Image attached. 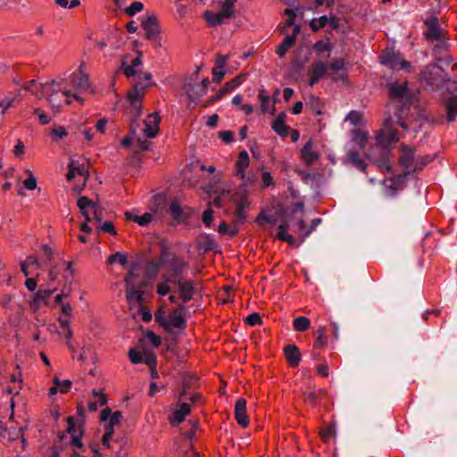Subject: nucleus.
<instances>
[{
    "instance_id": "338daca9",
    "label": "nucleus",
    "mask_w": 457,
    "mask_h": 457,
    "mask_svg": "<svg viewBox=\"0 0 457 457\" xmlns=\"http://www.w3.org/2000/svg\"><path fill=\"white\" fill-rule=\"evenodd\" d=\"M262 187L266 188L274 185V179L269 171H263L262 176Z\"/></svg>"
},
{
    "instance_id": "bb28decb",
    "label": "nucleus",
    "mask_w": 457,
    "mask_h": 457,
    "mask_svg": "<svg viewBox=\"0 0 457 457\" xmlns=\"http://www.w3.org/2000/svg\"><path fill=\"white\" fill-rule=\"evenodd\" d=\"M170 254L168 252V250L164 249L161 252L160 260H152L147 262L145 270L148 274H151L153 276H155L162 264H165L167 262V257H169Z\"/></svg>"
},
{
    "instance_id": "0eeeda50",
    "label": "nucleus",
    "mask_w": 457,
    "mask_h": 457,
    "mask_svg": "<svg viewBox=\"0 0 457 457\" xmlns=\"http://www.w3.org/2000/svg\"><path fill=\"white\" fill-rule=\"evenodd\" d=\"M414 152V149L406 145H403L401 146L399 163L403 168L405 173H411L421 170L430 162L428 156L416 157Z\"/></svg>"
},
{
    "instance_id": "a19ab883",
    "label": "nucleus",
    "mask_w": 457,
    "mask_h": 457,
    "mask_svg": "<svg viewBox=\"0 0 457 457\" xmlns=\"http://www.w3.org/2000/svg\"><path fill=\"white\" fill-rule=\"evenodd\" d=\"M11 381L14 384L13 386H7L6 392L9 395H18L21 389V374L20 371L11 375Z\"/></svg>"
},
{
    "instance_id": "052dcab7",
    "label": "nucleus",
    "mask_w": 457,
    "mask_h": 457,
    "mask_svg": "<svg viewBox=\"0 0 457 457\" xmlns=\"http://www.w3.org/2000/svg\"><path fill=\"white\" fill-rule=\"evenodd\" d=\"M52 136H53V138L54 140H59V139H62L65 137H67L68 133L65 129L64 127L62 126H60V127H57V128H54L52 129V132H51Z\"/></svg>"
},
{
    "instance_id": "e2e57ef3",
    "label": "nucleus",
    "mask_w": 457,
    "mask_h": 457,
    "mask_svg": "<svg viewBox=\"0 0 457 457\" xmlns=\"http://www.w3.org/2000/svg\"><path fill=\"white\" fill-rule=\"evenodd\" d=\"M55 3L61 6V7H63V8H74L78 5H79L80 4V0H55Z\"/></svg>"
},
{
    "instance_id": "49530a36",
    "label": "nucleus",
    "mask_w": 457,
    "mask_h": 457,
    "mask_svg": "<svg viewBox=\"0 0 457 457\" xmlns=\"http://www.w3.org/2000/svg\"><path fill=\"white\" fill-rule=\"evenodd\" d=\"M311 326V321L304 316H299L294 320L293 327L295 331H306Z\"/></svg>"
},
{
    "instance_id": "5fc2aeb1",
    "label": "nucleus",
    "mask_w": 457,
    "mask_h": 457,
    "mask_svg": "<svg viewBox=\"0 0 457 457\" xmlns=\"http://www.w3.org/2000/svg\"><path fill=\"white\" fill-rule=\"evenodd\" d=\"M314 50L317 54H321L324 52H330L332 49V46L329 41H318L314 46Z\"/></svg>"
},
{
    "instance_id": "4be33fe9",
    "label": "nucleus",
    "mask_w": 457,
    "mask_h": 457,
    "mask_svg": "<svg viewBox=\"0 0 457 457\" xmlns=\"http://www.w3.org/2000/svg\"><path fill=\"white\" fill-rule=\"evenodd\" d=\"M320 158L318 152L313 150L312 142L308 141L301 150V160L306 166H312Z\"/></svg>"
},
{
    "instance_id": "412c9836",
    "label": "nucleus",
    "mask_w": 457,
    "mask_h": 457,
    "mask_svg": "<svg viewBox=\"0 0 457 457\" xmlns=\"http://www.w3.org/2000/svg\"><path fill=\"white\" fill-rule=\"evenodd\" d=\"M209 84V79L206 78L203 79L201 83H197L194 86L190 84L186 85L185 89L188 97L191 100L195 101L206 93Z\"/></svg>"
},
{
    "instance_id": "3c124183",
    "label": "nucleus",
    "mask_w": 457,
    "mask_h": 457,
    "mask_svg": "<svg viewBox=\"0 0 457 457\" xmlns=\"http://www.w3.org/2000/svg\"><path fill=\"white\" fill-rule=\"evenodd\" d=\"M127 262H128L127 255L120 252H117V253L110 255L108 258V263L111 265H112L114 263H119L121 266H125L127 264Z\"/></svg>"
},
{
    "instance_id": "a878e982",
    "label": "nucleus",
    "mask_w": 457,
    "mask_h": 457,
    "mask_svg": "<svg viewBox=\"0 0 457 457\" xmlns=\"http://www.w3.org/2000/svg\"><path fill=\"white\" fill-rule=\"evenodd\" d=\"M299 32V28L296 26L294 29L292 35L287 36L284 40L277 46L276 54L279 57L285 56L288 50L294 46L295 42V36Z\"/></svg>"
},
{
    "instance_id": "f3484780",
    "label": "nucleus",
    "mask_w": 457,
    "mask_h": 457,
    "mask_svg": "<svg viewBox=\"0 0 457 457\" xmlns=\"http://www.w3.org/2000/svg\"><path fill=\"white\" fill-rule=\"evenodd\" d=\"M165 264L171 273V278H179L188 268L187 262L175 255H172L170 260L167 258Z\"/></svg>"
},
{
    "instance_id": "f03ea898",
    "label": "nucleus",
    "mask_w": 457,
    "mask_h": 457,
    "mask_svg": "<svg viewBox=\"0 0 457 457\" xmlns=\"http://www.w3.org/2000/svg\"><path fill=\"white\" fill-rule=\"evenodd\" d=\"M42 98L51 104L54 110L59 111L63 105L72 103L73 100L82 103V98L67 88L63 79H54L42 84Z\"/></svg>"
},
{
    "instance_id": "6e6552de",
    "label": "nucleus",
    "mask_w": 457,
    "mask_h": 457,
    "mask_svg": "<svg viewBox=\"0 0 457 457\" xmlns=\"http://www.w3.org/2000/svg\"><path fill=\"white\" fill-rule=\"evenodd\" d=\"M126 296L129 303H142L144 302L143 286H136L135 274L129 270L125 277Z\"/></svg>"
},
{
    "instance_id": "39448f33",
    "label": "nucleus",
    "mask_w": 457,
    "mask_h": 457,
    "mask_svg": "<svg viewBox=\"0 0 457 457\" xmlns=\"http://www.w3.org/2000/svg\"><path fill=\"white\" fill-rule=\"evenodd\" d=\"M144 78L145 79V83H136L127 93V101L129 104V113L134 120L141 116L142 101L145 95V89L152 85V75L150 73L144 74Z\"/></svg>"
},
{
    "instance_id": "4c0bfd02",
    "label": "nucleus",
    "mask_w": 457,
    "mask_h": 457,
    "mask_svg": "<svg viewBox=\"0 0 457 457\" xmlns=\"http://www.w3.org/2000/svg\"><path fill=\"white\" fill-rule=\"evenodd\" d=\"M258 97L261 102V110L262 112H270L272 113L275 111L274 104H270V98L265 89L262 88L259 90Z\"/></svg>"
},
{
    "instance_id": "c85d7f7f",
    "label": "nucleus",
    "mask_w": 457,
    "mask_h": 457,
    "mask_svg": "<svg viewBox=\"0 0 457 457\" xmlns=\"http://www.w3.org/2000/svg\"><path fill=\"white\" fill-rule=\"evenodd\" d=\"M56 290L55 287L39 288L33 296L31 307L37 308L41 303H46L50 295Z\"/></svg>"
},
{
    "instance_id": "2eb2a0df",
    "label": "nucleus",
    "mask_w": 457,
    "mask_h": 457,
    "mask_svg": "<svg viewBox=\"0 0 457 457\" xmlns=\"http://www.w3.org/2000/svg\"><path fill=\"white\" fill-rule=\"evenodd\" d=\"M76 176L80 177L83 183L86 182L88 177V169L85 160L80 162L79 160L71 159L69 163V171L67 173V179L71 180Z\"/></svg>"
},
{
    "instance_id": "5701e85b",
    "label": "nucleus",
    "mask_w": 457,
    "mask_h": 457,
    "mask_svg": "<svg viewBox=\"0 0 457 457\" xmlns=\"http://www.w3.org/2000/svg\"><path fill=\"white\" fill-rule=\"evenodd\" d=\"M67 432L71 435V445L81 449L83 447V443L81 441V436L83 434L82 430L75 428L74 419L71 416L67 418Z\"/></svg>"
},
{
    "instance_id": "9b49d317",
    "label": "nucleus",
    "mask_w": 457,
    "mask_h": 457,
    "mask_svg": "<svg viewBox=\"0 0 457 457\" xmlns=\"http://www.w3.org/2000/svg\"><path fill=\"white\" fill-rule=\"evenodd\" d=\"M381 63L393 70L400 69L409 71L411 63L406 61L402 54L394 51L386 52L380 57Z\"/></svg>"
},
{
    "instance_id": "864d4df0",
    "label": "nucleus",
    "mask_w": 457,
    "mask_h": 457,
    "mask_svg": "<svg viewBox=\"0 0 457 457\" xmlns=\"http://www.w3.org/2000/svg\"><path fill=\"white\" fill-rule=\"evenodd\" d=\"M60 328H62L64 337L70 340L72 337V330L70 326V321L67 319L59 318Z\"/></svg>"
},
{
    "instance_id": "de8ad7c7",
    "label": "nucleus",
    "mask_w": 457,
    "mask_h": 457,
    "mask_svg": "<svg viewBox=\"0 0 457 457\" xmlns=\"http://www.w3.org/2000/svg\"><path fill=\"white\" fill-rule=\"evenodd\" d=\"M348 159L357 169L363 172L365 171L367 165L365 162L361 158L359 153L351 151L348 154Z\"/></svg>"
},
{
    "instance_id": "bf43d9fd",
    "label": "nucleus",
    "mask_w": 457,
    "mask_h": 457,
    "mask_svg": "<svg viewBox=\"0 0 457 457\" xmlns=\"http://www.w3.org/2000/svg\"><path fill=\"white\" fill-rule=\"evenodd\" d=\"M29 178L23 181L25 188L34 190L37 187V179L30 170H28Z\"/></svg>"
},
{
    "instance_id": "09e8293b",
    "label": "nucleus",
    "mask_w": 457,
    "mask_h": 457,
    "mask_svg": "<svg viewBox=\"0 0 457 457\" xmlns=\"http://www.w3.org/2000/svg\"><path fill=\"white\" fill-rule=\"evenodd\" d=\"M237 0H225L221 5L220 13L226 19H229L234 14V7Z\"/></svg>"
},
{
    "instance_id": "680f3d73",
    "label": "nucleus",
    "mask_w": 457,
    "mask_h": 457,
    "mask_svg": "<svg viewBox=\"0 0 457 457\" xmlns=\"http://www.w3.org/2000/svg\"><path fill=\"white\" fill-rule=\"evenodd\" d=\"M245 322L249 326H256L262 324V318L259 313L253 312L248 315L245 319Z\"/></svg>"
},
{
    "instance_id": "f704fd0d",
    "label": "nucleus",
    "mask_w": 457,
    "mask_h": 457,
    "mask_svg": "<svg viewBox=\"0 0 457 457\" xmlns=\"http://www.w3.org/2000/svg\"><path fill=\"white\" fill-rule=\"evenodd\" d=\"M324 391L323 390H318V391H309L303 393V402L311 405L312 407L318 405L320 402L321 401L322 397L324 396Z\"/></svg>"
},
{
    "instance_id": "1a4fd4ad",
    "label": "nucleus",
    "mask_w": 457,
    "mask_h": 457,
    "mask_svg": "<svg viewBox=\"0 0 457 457\" xmlns=\"http://www.w3.org/2000/svg\"><path fill=\"white\" fill-rule=\"evenodd\" d=\"M424 25L427 28L424 32V37L428 41H438L442 44L445 43V31L441 28L436 17L431 16L427 18L424 21Z\"/></svg>"
},
{
    "instance_id": "2f4dec72",
    "label": "nucleus",
    "mask_w": 457,
    "mask_h": 457,
    "mask_svg": "<svg viewBox=\"0 0 457 457\" xmlns=\"http://www.w3.org/2000/svg\"><path fill=\"white\" fill-rule=\"evenodd\" d=\"M129 357L132 363L138 364L145 362L147 365H150L153 361H154V356L152 354H145V358L141 352L136 349H130L129 352Z\"/></svg>"
},
{
    "instance_id": "8fccbe9b",
    "label": "nucleus",
    "mask_w": 457,
    "mask_h": 457,
    "mask_svg": "<svg viewBox=\"0 0 457 457\" xmlns=\"http://www.w3.org/2000/svg\"><path fill=\"white\" fill-rule=\"evenodd\" d=\"M328 24V17L323 15L320 18H314L310 22V27L313 31H318L320 29L325 28Z\"/></svg>"
},
{
    "instance_id": "423d86ee",
    "label": "nucleus",
    "mask_w": 457,
    "mask_h": 457,
    "mask_svg": "<svg viewBox=\"0 0 457 457\" xmlns=\"http://www.w3.org/2000/svg\"><path fill=\"white\" fill-rule=\"evenodd\" d=\"M384 126L376 136L377 143L383 146L387 147L392 144L399 141V135L396 126H402L397 122L395 114L386 113Z\"/></svg>"
},
{
    "instance_id": "c756f323",
    "label": "nucleus",
    "mask_w": 457,
    "mask_h": 457,
    "mask_svg": "<svg viewBox=\"0 0 457 457\" xmlns=\"http://www.w3.org/2000/svg\"><path fill=\"white\" fill-rule=\"evenodd\" d=\"M271 128L280 137L287 136L289 127L286 124V114L284 112L277 116L272 122Z\"/></svg>"
},
{
    "instance_id": "f257e3e1",
    "label": "nucleus",
    "mask_w": 457,
    "mask_h": 457,
    "mask_svg": "<svg viewBox=\"0 0 457 457\" xmlns=\"http://www.w3.org/2000/svg\"><path fill=\"white\" fill-rule=\"evenodd\" d=\"M390 101L386 105V113L395 114L397 122L406 130L408 126L404 122V117L410 111L411 96L408 87V82L404 81L391 83L388 87Z\"/></svg>"
},
{
    "instance_id": "20e7f679",
    "label": "nucleus",
    "mask_w": 457,
    "mask_h": 457,
    "mask_svg": "<svg viewBox=\"0 0 457 457\" xmlns=\"http://www.w3.org/2000/svg\"><path fill=\"white\" fill-rule=\"evenodd\" d=\"M186 305L179 304L169 315H166L165 308L162 306L155 312L154 319L157 323L170 332L173 328L184 329L186 328Z\"/></svg>"
},
{
    "instance_id": "4468645a",
    "label": "nucleus",
    "mask_w": 457,
    "mask_h": 457,
    "mask_svg": "<svg viewBox=\"0 0 457 457\" xmlns=\"http://www.w3.org/2000/svg\"><path fill=\"white\" fill-rule=\"evenodd\" d=\"M77 205L82 215L85 217L86 220L91 221L92 219L90 218V212H93L96 222L101 220V217L97 212V204L91 199L87 198V196H80L78 199Z\"/></svg>"
},
{
    "instance_id": "7ed1b4c3",
    "label": "nucleus",
    "mask_w": 457,
    "mask_h": 457,
    "mask_svg": "<svg viewBox=\"0 0 457 457\" xmlns=\"http://www.w3.org/2000/svg\"><path fill=\"white\" fill-rule=\"evenodd\" d=\"M450 80L448 74L434 62L425 65L418 76V81L432 91L441 90Z\"/></svg>"
},
{
    "instance_id": "cd10ccee",
    "label": "nucleus",
    "mask_w": 457,
    "mask_h": 457,
    "mask_svg": "<svg viewBox=\"0 0 457 457\" xmlns=\"http://www.w3.org/2000/svg\"><path fill=\"white\" fill-rule=\"evenodd\" d=\"M250 157L246 151H242L238 154L237 161L236 162V172L242 179L245 178V170L249 167Z\"/></svg>"
},
{
    "instance_id": "e433bc0d",
    "label": "nucleus",
    "mask_w": 457,
    "mask_h": 457,
    "mask_svg": "<svg viewBox=\"0 0 457 457\" xmlns=\"http://www.w3.org/2000/svg\"><path fill=\"white\" fill-rule=\"evenodd\" d=\"M315 342L313 344V350H320L326 346L327 345V337H326V327L320 326L315 331Z\"/></svg>"
},
{
    "instance_id": "6ab92c4d",
    "label": "nucleus",
    "mask_w": 457,
    "mask_h": 457,
    "mask_svg": "<svg viewBox=\"0 0 457 457\" xmlns=\"http://www.w3.org/2000/svg\"><path fill=\"white\" fill-rule=\"evenodd\" d=\"M235 419L242 428L249 425V418L246 412V401L244 398H238L235 404Z\"/></svg>"
},
{
    "instance_id": "f8f14e48",
    "label": "nucleus",
    "mask_w": 457,
    "mask_h": 457,
    "mask_svg": "<svg viewBox=\"0 0 457 457\" xmlns=\"http://www.w3.org/2000/svg\"><path fill=\"white\" fill-rule=\"evenodd\" d=\"M245 79V76L244 74H240L231 80L228 81L217 93V95L209 100L204 104V107L212 104L214 102L220 100L223 96L229 94L237 87H238Z\"/></svg>"
},
{
    "instance_id": "473e14b6",
    "label": "nucleus",
    "mask_w": 457,
    "mask_h": 457,
    "mask_svg": "<svg viewBox=\"0 0 457 457\" xmlns=\"http://www.w3.org/2000/svg\"><path fill=\"white\" fill-rule=\"evenodd\" d=\"M445 107L447 115V120L452 122L457 117V96H451L445 99Z\"/></svg>"
},
{
    "instance_id": "72a5a7b5",
    "label": "nucleus",
    "mask_w": 457,
    "mask_h": 457,
    "mask_svg": "<svg viewBox=\"0 0 457 457\" xmlns=\"http://www.w3.org/2000/svg\"><path fill=\"white\" fill-rule=\"evenodd\" d=\"M125 217L128 220H133L140 226H147L153 220V215L149 212L137 215L132 212H126Z\"/></svg>"
},
{
    "instance_id": "aec40b11",
    "label": "nucleus",
    "mask_w": 457,
    "mask_h": 457,
    "mask_svg": "<svg viewBox=\"0 0 457 457\" xmlns=\"http://www.w3.org/2000/svg\"><path fill=\"white\" fill-rule=\"evenodd\" d=\"M191 412V405L187 403H181L169 417L171 426H178L182 423L185 418Z\"/></svg>"
},
{
    "instance_id": "0e129e2a",
    "label": "nucleus",
    "mask_w": 457,
    "mask_h": 457,
    "mask_svg": "<svg viewBox=\"0 0 457 457\" xmlns=\"http://www.w3.org/2000/svg\"><path fill=\"white\" fill-rule=\"evenodd\" d=\"M219 137L225 144H229L234 140V133L230 130H222L219 132Z\"/></svg>"
},
{
    "instance_id": "774afa93",
    "label": "nucleus",
    "mask_w": 457,
    "mask_h": 457,
    "mask_svg": "<svg viewBox=\"0 0 457 457\" xmlns=\"http://www.w3.org/2000/svg\"><path fill=\"white\" fill-rule=\"evenodd\" d=\"M14 102V98H6L3 101H0V117H2L4 112L12 105Z\"/></svg>"
},
{
    "instance_id": "7c9ffc66",
    "label": "nucleus",
    "mask_w": 457,
    "mask_h": 457,
    "mask_svg": "<svg viewBox=\"0 0 457 457\" xmlns=\"http://www.w3.org/2000/svg\"><path fill=\"white\" fill-rule=\"evenodd\" d=\"M169 212L178 223L186 221L187 214L184 212L178 200H172L170 204Z\"/></svg>"
},
{
    "instance_id": "ddd939ff",
    "label": "nucleus",
    "mask_w": 457,
    "mask_h": 457,
    "mask_svg": "<svg viewBox=\"0 0 457 457\" xmlns=\"http://www.w3.org/2000/svg\"><path fill=\"white\" fill-rule=\"evenodd\" d=\"M72 87L79 93L87 92L90 89L91 86L87 74L83 70V64L79 66L77 71L73 72L71 77Z\"/></svg>"
},
{
    "instance_id": "13d9d810",
    "label": "nucleus",
    "mask_w": 457,
    "mask_h": 457,
    "mask_svg": "<svg viewBox=\"0 0 457 457\" xmlns=\"http://www.w3.org/2000/svg\"><path fill=\"white\" fill-rule=\"evenodd\" d=\"M218 231L221 235H229L230 237H234L237 233V228L230 229L225 221L219 225Z\"/></svg>"
},
{
    "instance_id": "b1692460",
    "label": "nucleus",
    "mask_w": 457,
    "mask_h": 457,
    "mask_svg": "<svg viewBox=\"0 0 457 457\" xmlns=\"http://www.w3.org/2000/svg\"><path fill=\"white\" fill-rule=\"evenodd\" d=\"M142 28L147 38L156 36L159 33V24L156 16L152 14L142 20Z\"/></svg>"
},
{
    "instance_id": "603ef678",
    "label": "nucleus",
    "mask_w": 457,
    "mask_h": 457,
    "mask_svg": "<svg viewBox=\"0 0 457 457\" xmlns=\"http://www.w3.org/2000/svg\"><path fill=\"white\" fill-rule=\"evenodd\" d=\"M54 384L58 386V390L62 394H65L70 391L71 387V381L69 379L61 380L58 378H54Z\"/></svg>"
},
{
    "instance_id": "a211bd4d",
    "label": "nucleus",
    "mask_w": 457,
    "mask_h": 457,
    "mask_svg": "<svg viewBox=\"0 0 457 457\" xmlns=\"http://www.w3.org/2000/svg\"><path fill=\"white\" fill-rule=\"evenodd\" d=\"M328 66L321 61L313 62L309 70L310 80L309 84L313 87L317 84L326 74Z\"/></svg>"
},
{
    "instance_id": "c9c22d12",
    "label": "nucleus",
    "mask_w": 457,
    "mask_h": 457,
    "mask_svg": "<svg viewBox=\"0 0 457 457\" xmlns=\"http://www.w3.org/2000/svg\"><path fill=\"white\" fill-rule=\"evenodd\" d=\"M204 18L211 27H216L227 20L220 12H213L212 11H206L204 14Z\"/></svg>"
},
{
    "instance_id": "58836bf2",
    "label": "nucleus",
    "mask_w": 457,
    "mask_h": 457,
    "mask_svg": "<svg viewBox=\"0 0 457 457\" xmlns=\"http://www.w3.org/2000/svg\"><path fill=\"white\" fill-rule=\"evenodd\" d=\"M42 84L37 83L35 79H31L25 82L22 88L40 99L42 98Z\"/></svg>"
},
{
    "instance_id": "9d476101",
    "label": "nucleus",
    "mask_w": 457,
    "mask_h": 457,
    "mask_svg": "<svg viewBox=\"0 0 457 457\" xmlns=\"http://www.w3.org/2000/svg\"><path fill=\"white\" fill-rule=\"evenodd\" d=\"M173 287H176L174 293L179 295L180 304H186L193 299L195 294V282L193 280H183L181 278H174Z\"/></svg>"
},
{
    "instance_id": "c03bdc74",
    "label": "nucleus",
    "mask_w": 457,
    "mask_h": 457,
    "mask_svg": "<svg viewBox=\"0 0 457 457\" xmlns=\"http://www.w3.org/2000/svg\"><path fill=\"white\" fill-rule=\"evenodd\" d=\"M277 238L280 241L287 242L290 245H293L295 243V238L293 236L288 234L287 232V224H281L278 228V233H277Z\"/></svg>"
},
{
    "instance_id": "79ce46f5",
    "label": "nucleus",
    "mask_w": 457,
    "mask_h": 457,
    "mask_svg": "<svg viewBox=\"0 0 457 457\" xmlns=\"http://www.w3.org/2000/svg\"><path fill=\"white\" fill-rule=\"evenodd\" d=\"M375 164L382 172H389L392 170L391 161L388 153H384L382 156L375 161Z\"/></svg>"
},
{
    "instance_id": "4d7b16f0",
    "label": "nucleus",
    "mask_w": 457,
    "mask_h": 457,
    "mask_svg": "<svg viewBox=\"0 0 457 457\" xmlns=\"http://www.w3.org/2000/svg\"><path fill=\"white\" fill-rule=\"evenodd\" d=\"M143 8H144V4L141 2L135 1L126 9V12L129 15L132 16V15H135L136 13L141 12L143 10Z\"/></svg>"
},
{
    "instance_id": "a18cd8bd",
    "label": "nucleus",
    "mask_w": 457,
    "mask_h": 457,
    "mask_svg": "<svg viewBox=\"0 0 457 457\" xmlns=\"http://www.w3.org/2000/svg\"><path fill=\"white\" fill-rule=\"evenodd\" d=\"M174 278H165L162 283H159L156 287V293L162 296L166 295L171 292V287H173Z\"/></svg>"
},
{
    "instance_id": "6e6d98bb",
    "label": "nucleus",
    "mask_w": 457,
    "mask_h": 457,
    "mask_svg": "<svg viewBox=\"0 0 457 457\" xmlns=\"http://www.w3.org/2000/svg\"><path fill=\"white\" fill-rule=\"evenodd\" d=\"M346 120L350 121L353 125H359L362 120V113L358 111H351L347 116Z\"/></svg>"
},
{
    "instance_id": "ea45409f",
    "label": "nucleus",
    "mask_w": 457,
    "mask_h": 457,
    "mask_svg": "<svg viewBox=\"0 0 457 457\" xmlns=\"http://www.w3.org/2000/svg\"><path fill=\"white\" fill-rule=\"evenodd\" d=\"M93 395L95 397V401H90L88 403V410L90 411H96L98 407L104 406L106 402V396L103 393H99L96 390H93Z\"/></svg>"
},
{
    "instance_id": "dca6fc26",
    "label": "nucleus",
    "mask_w": 457,
    "mask_h": 457,
    "mask_svg": "<svg viewBox=\"0 0 457 457\" xmlns=\"http://www.w3.org/2000/svg\"><path fill=\"white\" fill-rule=\"evenodd\" d=\"M161 117L157 112L149 114L144 120L145 128L143 129L144 136L147 138H154L160 131L159 124Z\"/></svg>"
},
{
    "instance_id": "69168bd1",
    "label": "nucleus",
    "mask_w": 457,
    "mask_h": 457,
    "mask_svg": "<svg viewBox=\"0 0 457 457\" xmlns=\"http://www.w3.org/2000/svg\"><path fill=\"white\" fill-rule=\"evenodd\" d=\"M212 75L213 82L220 83L225 76L224 69H220L219 67L214 66L212 69Z\"/></svg>"
},
{
    "instance_id": "393cba45",
    "label": "nucleus",
    "mask_w": 457,
    "mask_h": 457,
    "mask_svg": "<svg viewBox=\"0 0 457 457\" xmlns=\"http://www.w3.org/2000/svg\"><path fill=\"white\" fill-rule=\"evenodd\" d=\"M284 353L289 366L295 368L299 365L301 361V353L296 345H287L284 348Z\"/></svg>"
},
{
    "instance_id": "37998d69",
    "label": "nucleus",
    "mask_w": 457,
    "mask_h": 457,
    "mask_svg": "<svg viewBox=\"0 0 457 457\" xmlns=\"http://www.w3.org/2000/svg\"><path fill=\"white\" fill-rule=\"evenodd\" d=\"M352 139L360 146V148L364 149L368 140V136L367 133L361 129H353L352 131Z\"/></svg>"
}]
</instances>
